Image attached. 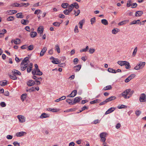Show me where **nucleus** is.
<instances>
[{"instance_id": "nucleus-1", "label": "nucleus", "mask_w": 146, "mask_h": 146, "mask_svg": "<svg viewBox=\"0 0 146 146\" xmlns=\"http://www.w3.org/2000/svg\"><path fill=\"white\" fill-rule=\"evenodd\" d=\"M29 62V58L27 57L25 58L23 60L21 64V69L22 71H24L26 69Z\"/></svg>"}, {"instance_id": "nucleus-2", "label": "nucleus", "mask_w": 146, "mask_h": 146, "mask_svg": "<svg viewBox=\"0 0 146 146\" xmlns=\"http://www.w3.org/2000/svg\"><path fill=\"white\" fill-rule=\"evenodd\" d=\"M130 91V89H126L123 92L121 95L125 99H129L130 98L129 94Z\"/></svg>"}, {"instance_id": "nucleus-3", "label": "nucleus", "mask_w": 146, "mask_h": 146, "mask_svg": "<svg viewBox=\"0 0 146 146\" xmlns=\"http://www.w3.org/2000/svg\"><path fill=\"white\" fill-rule=\"evenodd\" d=\"M108 135V134L106 132L102 133L100 135V141L104 143L103 144H106V143H105L106 140V137Z\"/></svg>"}, {"instance_id": "nucleus-4", "label": "nucleus", "mask_w": 146, "mask_h": 146, "mask_svg": "<svg viewBox=\"0 0 146 146\" xmlns=\"http://www.w3.org/2000/svg\"><path fill=\"white\" fill-rule=\"evenodd\" d=\"M145 62H140L134 67V69L136 70H139L142 69L145 66Z\"/></svg>"}, {"instance_id": "nucleus-5", "label": "nucleus", "mask_w": 146, "mask_h": 146, "mask_svg": "<svg viewBox=\"0 0 146 146\" xmlns=\"http://www.w3.org/2000/svg\"><path fill=\"white\" fill-rule=\"evenodd\" d=\"M139 100L141 102H146V95L144 93L141 94L139 96Z\"/></svg>"}, {"instance_id": "nucleus-6", "label": "nucleus", "mask_w": 146, "mask_h": 146, "mask_svg": "<svg viewBox=\"0 0 146 146\" xmlns=\"http://www.w3.org/2000/svg\"><path fill=\"white\" fill-rule=\"evenodd\" d=\"M17 117L19 120L20 122L23 123L25 121V117L24 116L21 115H18Z\"/></svg>"}, {"instance_id": "nucleus-7", "label": "nucleus", "mask_w": 146, "mask_h": 146, "mask_svg": "<svg viewBox=\"0 0 146 146\" xmlns=\"http://www.w3.org/2000/svg\"><path fill=\"white\" fill-rule=\"evenodd\" d=\"M27 133L24 131H21L17 133L16 134V136L17 137H20L26 135Z\"/></svg>"}, {"instance_id": "nucleus-8", "label": "nucleus", "mask_w": 146, "mask_h": 146, "mask_svg": "<svg viewBox=\"0 0 146 146\" xmlns=\"http://www.w3.org/2000/svg\"><path fill=\"white\" fill-rule=\"evenodd\" d=\"M115 110V108L114 107H112L110 109H108L107 111L105 113V114L106 115L110 113H111L113 111H114V110Z\"/></svg>"}, {"instance_id": "nucleus-9", "label": "nucleus", "mask_w": 146, "mask_h": 146, "mask_svg": "<svg viewBox=\"0 0 146 146\" xmlns=\"http://www.w3.org/2000/svg\"><path fill=\"white\" fill-rule=\"evenodd\" d=\"M82 98L80 97H76L75 98L74 102H73V104H75L76 103L79 102L80 101L82 100Z\"/></svg>"}, {"instance_id": "nucleus-10", "label": "nucleus", "mask_w": 146, "mask_h": 146, "mask_svg": "<svg viewBox=\"0 0 146 146\" xmlns=\"http://www.w3.org/2000/svg\"><path fill=\"white\" fill-rule=\"evenodd\" d=\"M27 85L29 86H33L35 84V82L33 80H29L27 83Z\"/></svg>"}, {"instance_id": "nucleus-11", "label": "nucleus", "mask_w": 146, "mask_h": 146, "mask_svg": "<svg viewBox=\"0 0 146 146\" xmlns=\"http://www.w3.org/2000/svg\"><path fill=\"white\" fill-rule=\"evenodd\" d=\"M12 72L13 74H14L15 75H19L20 76L21 75V73L18 70H15L13 69L12 70Z\"/></svg>"}, {"instance_id": "nucleus-12", "label": "nucleus", "mask_w": 146, "mask_h": 146, "mask_svg": "<svg viewBox=\"0 0 146 146\" xmlns=\"http://www.w3.org/2000/svg\"><path fill=\"white\" fill-rule=\"evenodd\" d=\"M33 64L32 63H30L29 66L27 67V71L29 73L31 72L33 68Z\"/></svg>"}, {"instance_id": "nucleus-13", "label": "nucleus", "mask_w": 146, "mask_h": 146, "mask_svg": "<svg viewBox=\"0 0 146 146\" xmlns=\"http://www.w3.org/2000/svg\"><path fill=\"white\" fill-rule=\"evenodd\" d=\"M143 13L142 11H138L135 13V16L137 17H140L143 14Z\"/></svg>"}, {"instance_id": "nucleus-14", "label": "nucleus", "mask_w": 146, "mask_h": 146, "mask_svg": "<svg viewBox=\"0 0 146 146\" xmlns=\"http://www.w3.org/2000/svg\"><path fill=\"white\" fill-rule=\"evenodd\" d=\"M116 98V97L114 96H112L106 99L107 102L114 100Z\"/></svg>"}, {"instance_id": "nucleus-15", "label": "nucleus", "mask_w": 146, "mask_h": 146, "mask_svg": "<svg viewBox=\"0 0 146 146\" xmlns=\"http://www.w3.org/2000/svg\"><path fill=\"white\" fill-rule=\"evenodd\" d=\"M7 81L5 80L0 81V85L2 86H4L7 85Z\"/></svg>"}, {"instance_id": "nucleus-16", "label": "nucleus", "mask_w": 146, "mask_h": 146, "mask_svg": "<svg viewBox=\"0 0 146 146\" xmlns=\"http://www.w3.org/2000/svg\"><path fill=\"white\" fill-rule=\"evenodd\" d=\"M47 110L48 111H51L53 112H56L59 111V110L58 109L54 108L52 109L50 108H47Z\"/></svg>"}, {"instance_id": "nucleus-17", "label": "nucleus", "mask_w": 146, "mask_h": 146, "mask_svg": "<svg viewBox=\"0 0 146 146\" xmlns=\"http://www.w3.org/2000/svg\"><path fill=\"white\" fill-rule=\"evenodd\" d=\"M117 64L121 66H124L125 64V63H127V61H119L117 62Z\"/></svg>"}, {"instance_id": "nucleus-18", "label": "nucleus", "mask_w": 146, "mask_h": 146, "mask_svg": "<svg viewBox=\"0 0 146 146\" xmlns=\"http://www.w3.org/2000/svg\"><path fill=\"white\" fill-rule=\"evenodd\" d=\"M49 117L48 114H46L45 113H43L41 115L40 117V118L43 119L44 118H46Z\"/></svg>"}, {"instance_id": "nucleus-19", "label": "nucleus", "mask_w": 146, "mask_h": 146, "mask_svg": "<svg viewBox=\"0 0 146 146\" xmlns=\"http://www.w3.org/2000/svg\"><path fill=\"white\" fill-rule=\"evenodd\" d=\"M119 31H120L119 29L117 28L114 29L112 30V33L113 34H116Z\"/></svg>"}, {"instance_id": "nucleus-20", "label": "nucleus", "mask_w": 146, "mask_h": 146, "mask_svg": "<svg viewBox=\"0 0 146 146\" xmlns=\"http://www.w3.org/2000/svg\"><path fill=\"white\" fill-rule=\"evenodd\" d=\"M81 65H77L76 66L74 67V68H75L76 71H78L81 68Z\"/></svg>"}, {"instance_id": "nucleus-21", "label": "nucleus", "mask_w": 146, "mask_h": 146, "mask_svg": "<svg viewBox=\"0 0 146 146\" xmlns=\"http://www.w3.org/2000/svg\"><path fill=\"white\" fill-rule=\"evenodd\" d=\"M129 21L128 20H126L121 21L118 23V25L121 26L126 24V22H128Z\"/></svg>"}, {"instance_id": "nucleus-22", "label": "nucleus", "mask_w": 146, "mask_h": 146, "mask_svg": "<svg viewBox=\"0 0 146 146\" xmlns=\"http://www.w3.org/2000/svg\"><path fill=\"white\" fill-rule=\"evenodd\" d=\"M84 22L85 20L84 19H82V20L79 21V24L80 25L79 26V28L80 29L82 28L83 24L84 23Z\"/></svg>"}, {"instance_id": "nucleus-23", "label": "nucleus", "mask_w": 146, "mask_h": 146, "mask_svg": "<svg viewBox=\"0 0 146 146\" xmlns=\"http://www.w3.org/2000/svg\"><path fill=\"white\" fill-rule=\"evenodd\" d=\"M37 35V33L35 32H32L30 33V35L32 38L35 37Z\"/></svg>"}, {"instance_id": "nucleus-24", "label": "nucleus", "mask_w": 146, "mask_h": 146, "mask_svg": "<svg viewBox=\"0 0 146 146\" xmlns=\"http://www.w3.org/2000/svg\"><path fill=\"white\" fill-rule=\"evenodd\" d=\"M112 88V87L111 85H110L108 86H107L105 87H104L103 88V90H110Z\"/></svg>"}, {"instance_id": "nucleus-25", "label": "nucleus", "mask_w": 146, "mask_h": 146, "mask_svg": "<svg viewBox=\"0 0 146 146\" xmlns=\"http://www.w3.org/2000/svg\"><path fill=\"white\" fill-rule=\"evenodd\" d=\"M66 98V97L65 96H63L62 97H61L60 98L56 100L55 101L56 102H58L60 101L63 100L64 99H65Z\"/></svg>"}, {"instance_id": "nucleus-26", "label": "nucleus", "mask_w": 146, "mask_h": 146, "mask_svg": "<svg viewBox=\"0 0 146 146\" xmlns=\"http://www.w3.org/2000/svg\"><path fill=\"white\" fill-rule=\"evenodd\" d=\"M33 78L35 79V80H39L41 81L42 80V79L41 77H37L35 75H33Z\"/></svg>"}, {"instance_id": "nucleus-27", "label": "nucleus", "mask_w": 146, "mask_h": 146, "mask_svg": "<svg viewBox=\"0 0 146 146\" xmlns=\"http://www.w3.org/2000/svg\"><path fill=\"white\" fill-rule=\"evenodd\" d=\"M101 23L104 25H106L108 24L107 21L106 19H103L101 20Z\"/></svg>"}, {"instance_id": "nucleus-28", "label": "nucleus", "mask_w": 146, "mask_h": 146, "mask_svg": "<svg viewBox=\"0 0 146 146\" xmlns=\"http://www.w3.org/2000/svg\"><path fill=\"white\" fill-rule=\"evenodd\" d=\"M52 62L53 64H60V61H59L58 59L55 58L54 60H52Z\"/></svg>"}, {"instance_id": "nucleus-29", "label": "nucleus", "mask_w": 146, "mask_h": 146, "mask_svg": "<svg viewBox=\"0 0 146 146\" xmlns=\"http://www.w3.org/2000/svg\"><path fill=\"white\" fill-rule=\"evenodd\" d=\"M20 40L19 38H16L14 40V43L16 44H19L20 43Z\"/></svg>"}, {"instance_id": "nucleus-30", "label": "nucleus", "mask_w": 146, "mask_h": 146, "mask_svg": "<svg viewBox=\"0 0 146 146\" xmlns=\"http://www.w3.org/2000/svg\"><path fill=\"white\" fill-rule=\"evenodd\" d=\"M9 77L11 79L13 80H16L17 79V77L14 74H13V75H9Z\"/></svg>"}, {"instance_id": "nucleus-31", "label": "nucleus", "mask_w": 146, "mask_h": 146, "mask_svg": "<svg viewBox=\"0 0 146 146\" xmlns=\"http://www.w3.org/2000/svg\"><path fill=\"white\" fill-rule=\"evenodd\" d=\"M74 5L73 4H72L69 6L68 9V10L70 13L72 11Z\"/></svg>"}, {"instance_id": "nucleus-32", "label": "nucleus", "mask_w": 146, "mask_h": 146, "mask_svg": "<svg viewBox=\"0 0 146 146\" xmlns=\"http://www.w3.org/2000/svg\"><path fill=\"white\" fill-rule=\"evenodd\" d=\"M68 5V4L67 3H64L62 4L61 7L64 9H66Z\"/></svg>"}, {"instance_id": "nucleus-33", "label": "nucleus", "mask_w": 146, "mask_h": 146, "mask_svg": "<svg viewBox=\"0 0 146 146\" xmlns=\"http://www.w3.org/2000/svg\"><path fill=\"white\" fill-rule=\"evenodd\" d=\"M61 23L59 22H55L52 23V25L55 27H59L60 26Z\"/></svg>"}, {"instance_id": "nucleus-34", "label": "nucleus", "mask_w": 146, "mask_h": 146, "mask_svg": "<svg viewBox=\"0 0 146 146\" xmlns=\"http://www.w3.org/2000/svg\"><path fill=\"white\" fill-rule=\"evenodd\" d=\"M108 72L113 73H116L115 70L113 69V68H109L108 69Z\"/></svg>"}, {"instance_id": "nucleus-35", "label": "nucleus", "mask_w": 146, "mask_h": 146, "mask_svg": "<svg viewBox=\"0 0 146 146\" xmlns=\"http://www.w3.org/2000/svg\"><path fill=\"white\" fill-rule=\"evenodd\" d=\"M36 72L37 73V75L40 76L42 74V72H41L39 69L36 70Z\"/></svg>"}, {"instance_id": "nucleus-36", "label": "nucleus", "mask_w": 146, "mask_h": 146, "mask_svg": "<svg viewBox=\"0 0 146 146\" xmlns=\"http://www.w3.org/2000/svg\"><path fill=\"white\" fill-rule=\"evenodd\" d=\"M140 21V20L139 19H138L137 20H134L132 22H131L130 23V25H133V24H135L137 23L139 24V23H138V22H139Z\"/></svg>"}, {"instance_id": "nucleus-37", "label": "nucleus", "mask_w": 146, "mask_h": 146, "mask_svg": "<svg viewBox=\"0 0 146 146\" xmlns=\"http://www.w3.org/2000/svg\"><path fill=\"white\" fill-rule=\"evenodd\" d=\"M137 50V47H136L135 48L132 53V56H135Z\"/></svg>"}, {"instance_id": "nucleus-38", "label": "nucleus", "mask_w": 146, "mask_h": 146, "mask_svg": "<svg viewBox=\"0 0 146 146\" xmlns=\"http://www.w3.org/2000/svg\"><path fill=\"white\" fill-rule=\"evenodd\" d=\"M16 17L18 18H23L21 13H18L16 14Z\"/></svg>"}, {"instance_id": "nucleus-39", "label": "nucleus", "mask_w": 146, "mask_h": 146, "mask_svg": "<svg viewBox=\"0 0 146 146\" xmlns=\"http://www.w3.org/2000/svg\"><path fill=\"white\" fill-rule=\"evenodd\" d=\"M55 49L56 50L58 53H59L60 52V48L59 46L57 44L55 45Z\"/></svg>"}, {"instance_id": "nucleus-40", "label": "nucleus", "mask_w": 146, "mask_h": 146, "mask_svg": "<svg viewBox=\"0 0 146 146\" xmlns=\"http://www.w3.org/2000/svg\"><path fill=\"white\" fill-rule=\"evenodd\" d=\"M66 101L70 105H74V104H73V102L72 101V100L70 99H67L66 100Z\"/></svg>"}, {"instance_id": "nucleus-41", "label": "nucleus", "mask_w": 146, "mask_h": 146, "mask_svg": "<svg viewBox=\"0 0 146 146\" xmlns=\"http://www.w3.org/2000/svg\"><path fill=\"white\" fill-rule=\"evenodd\" d=\"M26 98V94H23L21 96V98L22 101H24Z\"/></svg>"}, {"instance_id": "nucleus-42", "label": "nucleus", "mask_w": 146, "mask_h": 146, "mask_svg": "<svg viewBox=\"0 0 146 146\" xmlns=\"http://www.w3.org/2000/svg\"><path fill=\"white\" fill-rule=\"evenodd\" d=\"M37 31L38 33H43V28H40V27H38V29Z\"/></svg>"}, {"instance_id": "nucleus-43", "label": "nucleus", "mask_w": 146, "mask_h": 146, "mask_svg": "<svg viewBox=\"0 0 146 146\" xmlns=\"http://www.w3.org/2000/svg\"><path fill=\"white\" fill-rule=\"evenodd\" d=\"M124 65L125 66V68L127 69H129L130 67L129 63L128 62H127V63H125V64Z\"/></svg>"}, {"instance_id": "nucleus-44", "label": "nucleus", "mask_w": 146, "mask_h": 146, "mask_svg": "<svg viewBox=\"0 0 146 146\" xmlns=\"http://www.w3.org/2000/svg\"><path fill=\"white\" fill-rule=\"evenodd\" d=\"M74 14L76 16H77L79 14L80 12V11L79 9H78L77 11H76L75 10H74Z\"/></svg>"}, {"instance_id": "nucleus-45", "label": "nucleus", "mask_w": 146, "mask_h": 146, "mask_svg": "<svg viewBox=\"0 0 146 146\" xmlns=\"http://www.w3.org/2000/svg\"><path fill=\"white\" fill-rule=\"evenodd\" d=\"M14 17L13 16H10L7 19V20L8 21H11L14 20Z\"/></svg>"}, {"instance_id": "nucleus-46", "label": "nucleus", "mask_w": 146, "mask_h": 146, "mask_svg": "<svg viewBox=\"0 0 146 146\" xmlns=\"http://www.w3.org/2000/svg\"><path fill=\"white\" fill-rule=\"evenodd\" d=\"M100 101H101L99 99H96V100L92 101V104L96 103L97 102L99 103Z\"/></svg>"}, {"instance_id": "nucleus-47", "label": "nucleus", "mask_w": 146, "mask_h": 146, "mask_svg": "<svg viewBox=\"0 0 146 146\" xmlns=\"http://www.w3.org/2000/svg\"><path fill=\"white\" fill-rule=\"evenodd\" d=\"M71 93L73 94V97H74L77 94V91L76 90H74L72 91Z\"/></svg>"}, {"instance_id": "nucleus-48", "label": "nucleus", "mask_w": 146, "mask_h": 146, "mask_svg": "<svg viewBox=\"0 0 146 146\" xmlns=\"http://www.w3.org/2000/svg\"><path fill=\"white\" fill-rule=\"evenodd\" d=\"M118 108L119 109H121L122 108H127V106L125 105L122 104L119 106H118Z\"/></svg>"}, {"instance_id": "nucleus-49", "label": "nucleus", "mask_w": 146, "mask_h": 146, "mask_svg": "<svg viewBox=\"0 0 146 146\" xmlns=\"http://www.w3.org/2000/svg\"><path fill=\"white\" fill-rule=\"evenodd\" d=\"M74 7L75 8L78 9L79 8V6L78 4L76 3H73Z\"/></svg>"}, {"instance_id": "nucleus-50", "label": "nucleus", "mask_w": 146, "mask_h": 146, "mask_svg": "<svg viewBox=\"0 0 146 146\" xmlns=\"http://www.w3.org/2000/svg\"><path fill=\"white\" fill-rule=\"evenodd\" d=\"M64 13L66 15H69L70 12L67 9H66L63 11Z\"/></svg>"}, {"instance_id": "nucleus-51", "label": "nucleus", "mask_w": 146, "mask_h": 146, "mask_svg": "<svg viewBox=\"0 0 146 146\" xmlns=\"http://www.w3.org/2000/svg\"><path fill=\"white\" fill-rule=\"evenodd\" d=\"M141 113V112L139 110H137L135 111V113L137 116H139Z\"/></svg>"}, {"instance_id": "nucleus-52", "label": "nucleus", "mask_w": 146, "mask_h": 146, "mask_svg": "<svg viewBox=\"0 0 146 146\" xmlns=\"http://www.w3.org/2000/svg\"><path fill=\"white\" fill-rule=\"evenodd\" d=\"M131 8H136L137 5V4L136 3H134L131 5Z\"/></svg>"}, {"instance_id": "nucleus-53", "label": "nucleus", "mask_w": 146, "mask_h": 146, "mask_svg": "<svg viewBox=\"0 0 146 146\" xmlns=\"http://www.w3.org/2000/svg\"><path fill=\"white\" fill-rule=\"evenodd\" d=\"M19 4L17 3H15L12 5V6L14 7H19Z\"/></svg>"}, {"instance_id": "nucleus-54", "label": "nucleus", "mask_w": 146, "mask_h": 146, "mask_svg": "<svg viewBox=\"0 0 146 146\" xmlns=\"http://www.w3.org/2000/svg\"><path fill=\"white\" fill-rule=\"evenodd\" d=\"M41 11L39 9H37L35 10V12L34 14H35L38 15L40 13Z\"/></svg>"}, {"instance_id": "nucleus-55", "label": "nucleus", "mask_w": 146, "mask_h": 146, "mask_svg": "<svg viewBox=\"0 0 146 146\" xmlns=\"http://www.w3.org/2000/svg\"><path fill=\"white\" fill-rule=\"evenodd\" d=\"M33 45H30L28 47V50H31L33 49Z\"/></svg>"}, {"instance_id": "nucleus-56", "label": "nucleus", "mask_w": 146, "mask_h": 146, "mask_svg": "<svg viewBox=\"0 0 146 146\" xmlns=\"http://www.w3.org/2000/svg\"><path fill=\"white\" fill-rule=\"evenodd\" d=\"M21 23L23 25H26V20L24 19H22L21 20Z\"/></svg>"}, {"instance_id": "nucleus-57", "label": "nucleus", "mask_w": 146, "mask_h": 146, "mask_svg": "<svg viewBox=\"0 0 146 146\" xmlns=\"http://www.w3.org/2000/svg\"><path fill=\"white\" fill-rule=\"evenodd\" d=\"M0 104L1 106L2 107H5L6 106V104L4 102H1Z\"/></svg>"}, {"instance_id": "nucleus-58", "label": "nucleus", "mask_w": 146, "mask_h": 146, "mask_svg": "<svg viewBox=\"0 0 146 146\" xmlns=\"http://www.w3.org/2000/svg\"><path fill=\"white\" fill-rule=\"evenodd\" d=\"M107 103V102L106 101V100L105 101L100 103L99 104V105L100 106L104 105L105 104H106Z\"/></svg>"}, {"instance_id": "nucleus-59", "label": "nucleus", "mask_w": 146, "mask_h": 146, "mask_svg": "<svg viewBox=\"0 0 146 146\" xmlns=\"http://www.w3.org/2000/svg\"><path fill=\"white\" fill-rule=\"evenodd\" d=\"M25 29L28 32H30L31 31V30L29 26H26L25 27Z\"/></svg>"}, {"instance_id": "nucleus-60", "label": "nucleus", "mask_w": 146, "mask_h": 146, "mask_svg": "<svg viewBox=\"0 0 146 146\" xmlns=\"http://www.w3.org/2000/svg\"><path fill=\"white\" fill-rule=\"evenodd\" d=\"M13 143L14 146H20L19 143H18L17 141H15Z\"/></svg>"}, {"instance_id": "nucleus-61", "label": "nucleus", "mask_w": 146, "mask_h": 146, "mask_svg": "<svg viewBox=\"0 0 146 146\" xmlns=\"http://www.w3.org/2000/svg\"><path fill=\"white\" fill-rule=\"evenodd\" d=\"M131 80V79L128 76L125 80V82L126 83H127L129 82Z\"/></svg>"}, {"instance_id": "nucleus-62", "label": "nucleus", "mask_w": 146, "mask_h": 146, "mask_svg": "<svg viewBox=\"0 0 146 146\" xmlns=\"http://www.w3.org/2000/svg\"><path fill=\"white\" fill-rule=\"evenodd\" d=\"M135 76V75L134 74H131L129 75V77L131 79V80L134 78Z\"/></svg>"}, {"instance_id": "nucleus-63", "label": "nucleus", "mask_w": 146, "mask_h": 146, "mask_svg": "<svg viewBox=\"0 0 146 146\" xmlns=\"http://www.w3.org/2000/svg\"><path fill=\"white\" fill-rule=\"evenodd\" d=\"M13 136L10 135H8L7 136V138L8 139H11L13 138Z\"/></svg>"}, {"instance_id": "nucleus-64", "label": "nucleus", "mask_w": 146, "mask_h": 146, "mask_svg": "<svg viewBox=\"0 0 146 146\" xmlns=\"http://www.w3.org/2000/svg\"><path fill=\"white\" fill-rule=\"evenodd\" d=\"M78 61V60L77 58H75L73 61L75 64H77Z\"/></svg>"}]
</instances>
